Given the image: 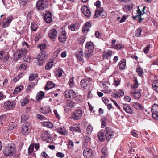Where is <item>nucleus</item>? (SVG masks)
<instances>
[{
  "mask_svg": "<svg viewBox=\"0 0 158 158\" xmlns=\"http://www.w3.org/2000/svg\"><path fill=\"white\" fill-rule=\"evenodd\" d=\"M48 5L47 0H38L36 3V8L39 11H42L46 8Z\"/></svg>",
  "mask_w": 158,
  "mask_h": 158,
  "instance_id": "f257e3e1",
  "label": "nucleus"
},
{
  "mask_svg": "<svg viewBox=\"0 0 158 158\" xmlns=\"http://www.w3.org/2000/svg\"><path fill=\"white\" fill-rule=\"evenodd\" d=\"M47 57V54L46 52H40L37 56L39 65L42 66L45 62Z\"/></svg>",
  "mask_w": 158,
  "mask_h": 158,
  "instance_id": "f03ea898",
  "label": "nucleus"
},
{
  "mask_svg": "<svg viewBox=\"0 0 158 158\" xmlns=\"http://www.w3.org/2000/svg\"><path fill=\"white\" fill-rule=\"evenodd\" d=\"M145 7L144 6L142 9L141 11L139 6H138V10L137 11V15L135 16H132V17L134 20L137 19L139 20V22H140L144 18L142 17V16L145 13L144 10H145Z\"/></svg>",
  "mask_w": 158,
  "mask_h": 158,
  "instance_id": "7ed1b4c3",
  "label": "nucleus"
},
{
  "mask_svg": "<svg viewBox=\"0 0 158 158\" xmlns=\"http://www.w3.org/2000/svg\"><path fill=\"white\" fill-rule=\"evenodd\" d=\"M91 80L89 78L82 79L81 81V86L85 89L89 90L91 86Z\"/></svg>",
  "mask_w": 158,
  "mask_h": 158,
  "instance_id": "20e7f679",
  "label": "nucleus"
},
{
  "mask_svg": "<svg viewBox=\"0 0 158 158\" xmlns=\"http://www.w3.org/2000/svg\"><path fill=\"white\" fill-rule=\"evenodd\" d=\"M15 147L11 145H8L3 151V153L6 156L13 155L15 151Z\"/></svg>",
  "mask_w": 158,
  "mask_h": 158,
  "instance_id": "39448f33",
  "label": "nucleus"
},
{
  "mask_svg": "<svg viewBox=\"0 0 158 158\" xmlns=\"http://www.w3.org/2000/svg\"><path fill=\"white\" fill-rule=\"evenodd\" d=\"M105 133L106 136V139L109 140L114 135V131L110 127L105 128L104 131Z\"/></svg>",
  "mask_w": 158,
  "mask_h": 158,
  "instance_id": "423d86ee",
  "label": "nucleus"
},
{
  "mask_svg": "<svg viewBox=\"0 0 158 158\" xmlns=\"http://www.w3.org/2000/svg\"><path fill=\"white\" fill-rule=\"evenodd\" d=\"M27 52V50L26 49L18 51L14 54V58L15 61L18 60L22 56L25 55Z\"/></svg>",
  "mask_w": 158,
  "mask_h": 158,
  "instance_id": "0eeeda50",
  "label": "nucleus"
},
{
  "mask_svg": "<svg viewBox=\"0 0 158 158\" xmlns=\"http://www.w3.org/2000/svg\"><path fill=\"white\" fill-rule=\"evenodd\" d=\"M15 105L16 103L15 101L8 100L4 103L3 107L5 109L9 110L14 108Z\"/></svg>",
  "mask_w": 158,
  "mask_h": 158,
  "instance_id": "6e6552de",
  "label": "nucleus"
},
{
  "mask_svg": "<svg viewBox=\"0 0 158 158\" xmlns=\"http://www.w3.org/2000/svg\"><path fill=\"white\" fill-rule=\"evenodd\" d=\"M31 127L30 123H26L23 125L21 132L23 134L27 135L30 131Z\"/></svg>",
  "mask_w": 158,
  "mask_h": 158,
  "instance_id": "1a4fd4ad",
  "label": "nucleus"
},
{
  "mask_svg": "<svg viewBox=\"0 0 158 158\" xmlns=\"http://www.w3.org/2000/svg\"><path fill=\"white\" fill-rule=\"evenodd\" d=\"M106 12L103 11V9L102 8H98L96 10L95 16L96 17L101 16L104 18L106 16Z\"/></svg>",
  "mask_w": 158,
  "mask_h": 158,
  "instance_id": "9d476101",
  "label": "nucleus"
},
{
  "mask_svg": "<svg viewBox=\"0 0 158 158\" xmlns=\"http://www.w3.org/2000/svg\"><path fill=\"white\" fill-rule=\"evenodd\" d=\"M82 114V112L81 110H77L72 114V117L74 119L78 120L81 118Z\"/></svg>",
  "mask_w": 158,
  "mask_h": 158,
  "instance_id": "9b49d317",
  "label": "nucleus"
},
{
  "mask_svg": "<svg viewBox=\"0 0 158 158\" xmlns=\"http://www.w3.org/2000/svg\"><path fill=\"white\" fill-rule=\"evenodd\" d=\"M81 11L85 16L87 17H90L91 15V11L86 5H84L82 6Z\"/></svg>",
  "mask_w": 158,
  "mask_h": 158,
  "instance_id": "f8f14e48",
  "label": "nucleus"
},
{
  "mask_svg": "<svg viewBox=\"0 0 158 158\" xmlns=\"http://www.w3.org/2000/svg\"><path fill=\"white\" fill-rule=\"evenodd\" d=\"M109 85V82L107 81L102 82L101 87L103 89L102 91L105 93H108L111 92V90L109 89L108 85Z\"/></svg>",
  "mask_w": 158,
  "mask_h": 158,
  "instance_id": "ddd939ff",
  "label": "nucleus"
},
{
  "mask_svg": "<svg viewBox=\"0 0 158 158\" xmlns=\"http://www.w3.org/2000/svg\"><path fill=\"white\" fill-rule=\"evenodd\" d=\"M64 95L66 98L73 99L75 95V93L72 90H67L64 93Z\"/></svg>",
  "mask_w": 158,
  "mask_h": 158,
  "instance_id": "4468645a",
  "label": "nucleus"
},
{
  "mask_svg": "<svg viewBox=\"0 0 158 158\" xmlns=\"http://www.w3.org/2000/svg\"><path fill=\"white\" fill-rule=\"evenodd\" d=\"M12 19V16H8L5 18L2 21V27L4 28H6L10 25Z\"/></svg>",
  "mask_w": 158,
  "mask_h": 158,
  "instance_id": "2eb2a0df",
  "label": "nucleus"
},
{
  "mask_svg": "<svg viewBox=\"0 0 158 158\" xmlns=\"http://www.w3.org/2000/svg\"><path fill=\"white\" fill-rule=\"evenodd\" d=\"M83 155L85 158H89L92 157L93 155V151L92 149L89 148H86L84 149L83 153Z\"/></svg>",
  "mask_w": 158,
  "mask_h": 158,
  "instance_id": "dca6fc26",
  "label": "nucleus"
},
{
  "mask_svg": "<svg viewBox=\"0 0 158 158\" xmlns=\"http://www.w3.org/2000/svg\"><path fill=\"white\" fill-rule=\"evenodd\" d=\"M57 31L54 29L50 30L48 33V36L53 41H55L57 37Z\"/></svg>",
  "mask_w": 158,
  "mask_h": 158,
  "instance_id": "f3484780",
  "label": "nucleus"
},
{
  "mask_svg": "<svg viewBox=\"0 0 158 158\" xmlns=\"http://www.w3.org/2000/svg\"><path fill=\"white\" fill-rule=\"evenodd\" d=\"M97 137H98V139L100 141H103L106 138V135L104 134V131L102 130H101L98 133Z\"/></svg>",
  "mask_w": 158,
  "mask_h": 158,
  "instance_id": "a211bd4d",
  "label": "nucleus"
},
{
  "mask_svg": "<svg viewBox=\"0 0 158 158\" xmlns=\"http://www.w3.org/2000/svg\"><path fill=\"white\" fill-rule=\"evenodd\" d=\"M58 39L60 42H64L66 39V33L65 31H63L60 33L58 36Z\"/></svg>",
  "mask_w": 158,
  "mask_h": 158,
  "instance_id": "6ab92c4d",
  "label": "nucleus"
},
{
  "mask_svg": "<svg viewBox=\"0 0 158 158\" xmlns=\"http://www.w3.org/2000/svg\"><path fill=\"white\" fill-rule=\"evenodd\" d=\"M131 105L133 107L137 110H142L144 109L143 107L139 103H132L131 104Z\"/></svg>",
  "mask_w": 158,
  "mask_h": 158,
  "instance_id": "aec40b11",
  "label": "nucleus"
},
{
  "mask_svg": "<svg viewBox=\"0 0 158 158\" xmlns=\"http://www.w3.org/2000/svg\"><path fill=\"white\" fill-rule=\"evenodd\" d=\"M91 26V23L89 22L85 23L82 28V31L84 33L87 32L88 31L89 28Z\"/></svg>",
  "mask_w": 158,
  "mask_h": 158,
  "instance_id": "412c9836",
  "label": "nucleus"
},
{
  "mask_svg": "<svg viewBox=\"0 0 158 158\" xmlns=\"http://www.w3.org/2000/svg\"><path fill=\"white\" fill-rule=\"evenodd\" d=\"M57 132L63 135H66L68 134V131L64 127H60L57 129Z\"/></svg>",
  "mask_w": 158,
  "mask_h": 158,
  "instance_id": "4be33fe9",
  "label": "nucleus"
},
{
  "mask_svg": "<svg viewBox=\"0 0 158 158\" xmlns=\"http://www.w3.org/2000/svg\"><path fill=\"white\" fill-rule=\"evenodd\" d=\"M55 86V84L51 81L47 82L46 86L45 87V90H48L53 88Z\"/></svg>",
  "mask_w": 158,
  "mask_h": 158,
  "instance_id": "5701e85b",
  "label": "nucleus"
},
{
  "mask_svg": "<svg viewBox=\"0 0 158 158\" xmlns=\"http://www.w3.org/2000/svg\"><path fill=\"white\" fill-rule=\"evenodd\" d=\"M83 56V52L81 50L78 52H77L76 53V57L77 60L79 61H81L82 60Z\"/></svg>",
  "mask_w": 158,
  "mask_h": 158,
  "instance_id": "b1692460",
  "label": "nucleus"
},
{
  "mask_svg": "<svg viewBox=\"0 0 158 158\" xmlns=\"http://www.w3.org/2000/svg\"><path fill=\"white\" fill-rule=\"evenodd\" d=\"M131 94L135 99L137 100L139 99L141 96V94L139 92L131 91Z\"/></svg>",
  "mask_w": 158,
  "mask_h": 158,
  "instance_id": "393cba45",
  "label": "nucleus"
},
{
  "mask_svg": "<svg viewBox=\"0 0 158 158\" xmlns=\"http://www.w3.org/2000/svg\"><path fill=\"white\" fill-rule=\"evenodd\" d=\"M36 85V83L34 82L31 83L29 84L28 86L27 87L26 91L27 92H31L35 86Z\"/></svg>",
  "mask_w": 158,
  "mask_h": 158,
  "instance_id": "a878e982",
  "label": "nucleus"
},
{
  "mask_svg": "<svg viewBox=\"0 0 158 158\" xmlns=\"http://www.w3.org/2000/svg\"><path fill=\"white\" fill-rule=\"evenodd\" d=\"M126 60L124 59H123L121 60L119 64L118 65L120 69L123 70L125 69L126 67Z\"/></svg>",
  "mask_w": 158,
  "mask_h": 158,
  "instance_id": "bb28decb",
  "label": "nucleus"
},
{
  "mask_svg": "<svg viewBox=\"0 0 158 158\" xmlns=\"http://www.w3.org/2000/svg\"><path fill=\"white\" fill-rule=\"evenodd\" d=\"M44 96V93L42 91H40L37 94L36 96V99L37 101H40Z\"/></svg>",
  "mask_w": 158,
  "mask_h": 158,
  "instance_id": "cd10ccee",
  "label": "nucleus"
},
{
  "mask_svg": "<svg viewBox=\"0 0 158 158\" xmlns=\"http://www.w3.org/2000/svg\"><path fill=\"white\" fill-rule=\"evenodd\" d=\"M101 152L102 153V155L101 156L102 158H105L108 156V153L107 152V149L106 147H104L102 148Z\"/></svg>",
  "mask_w": 158,
  "mask_h": 158,
  "instance_id": "c85d7f7f",
  "label": "nucleus"
},
{
  "mask_svg": "<svg viewBox=\"0 0 158 158\" xmlns=\"http://www.w3.org/2000/svg\"><path fill=\"white\" fill-rule=\"evenodd\" d=\"M124 95V92L122 90H119L114 94V96L115 98H118Z\"/></svg>",
  "mask_w": 158,
  "mask_h": 158,
  "instance_id": "c756f323",
  "label": "nucleus"
},
{
  "mask_svg": "<svg viewBox=\"0 0 158 158\" xmlns=\"http://www.w3.org/2000/svg\"><path fill=\"white\" fill-rule=\"evenodd\" d=\"M86 49L90 50H93L94 48V45L91 42H87L85 46Z\"/></svg>",
  "mask_w": 158,
  "mask_h": 158,
  "instance_id": "7c9ffc66",
  "label": "nucleus"
},
{
  "mask_svg": "<svg viewBox=\"0 0 158 158\" xmlns=\"http://www.w3.org/2000/svg\"><path fill=\"white\" fill-rule=\"evenodd\" d=\"M153 89L158 93V80H155L152 84Z\"/></svg>",
  "mask_w": 158,
  "mask_h": 158,
  "instance_id": "2f4dec72",
  "label": "nucleus"
},
{
  "mask_svg": "<svg viewBox=\"0 0 158 158\" xmlns=\"http://www.w3.org/2000/svg\"><path fill=\"white\" fill-rule=\"evenodd\" d=\"M46 47L47 46L46 44H40L37 46L38 48L40 49L41 52H46L45 50Z\"/></svg>",
  "mask_w": 158,
  "mask_h": 158,
  "instance_id": "473e14b6",
  "label": "nucleus"
},
{
  "mask_svg": "<svg viewBox=\"0 0 158 158\" xmlns=\"http://www.w3.org/2000/svg\"><path fill=\"white\" fill-rule=\"evenodd\" d=\"M55 72L56 75L59 77H61L62 75L63 71L61 69H56Z\"/></svg>",
  "mask_w": 158,
  "mask_h": 158,
  "instance_id": "72a5a7b5",
  "label": "nucleus"
},
{
  "mask_svg": "<svg viewBox=\"0 0 158 158\" xmlns=\"http://www.w3.org/2000/svg\"><path fill=\"white\" fill-rule=\"evenodd\" d=\"M23 87L22 85H20L15 88L13 92V94H16L17 93L20 92L23 89Z\"/></svg>",
  "mask_w": 158,
  "mask_h": 158,
  "instance_id": "f704fd0d",
  "label": "nucleus"
},
{
  "mask_svg": "<svg viewBox=\"0 0 158 158\" xmlns=\"http://www.w3.org/2000/svg\"><path fill=\"white\" fill-rule=\"evenodd\" d=\"M151 110L152 113H158V105L153 104L151 108Z\"/></svg>",
  "mask_w": 158,
  "mask_h": 158,
  "instance_id": "c9c22d12",
  "label": "nucleus"
},
{
  "mask_svg": "<svg viewBox=\"0 0 158 158\" xmlns=\"http://www.w3.org/2000/svg\"><path fill=\"white\" fill-rule=\"evenodd\" d=\"M93 52V50L86 49V52L85 53L86 57L88 58L90 57L92 55Z\"/></svg>",
  "mask_w": 158,
  "mask_h": 158,
  "instance_id": "e433bc0d",
  "label": "nucleus"
},
{
  "mask_svg": "<svg viewBox=\"0 0 158 158\" xmlns=\"http://www.w3.org/2000/svg\"><path fill=\"white\" fill-rule=\"evenodd\" d=\"M70 130L73 132V131H76L78 132H81V129L79 127L77 126H75V127H70Z\"/></svg>",
  "mask_w": 158,
  "mask_h": 158,
  "instance_id": "4c0bfd02",
  "label": "nucleus"
},
{
  "mask_svg": "<svg viewBox=\"0 0 158 158\" xmlns=\"http://www.w3.org/2000/svg\"><path fill=\"white\" fill-rule=\"evenodd\" d=\"M77 27V25L76 24H72L68 26V28L71 31H75Z\"/></svg>",
  "mask_w": 158,
  "mask_h": 158,
  "instance_id": "58836bf2",
  "label": "nucleus"
},
{
  "mask_svg": "<svg viewBox=\"0 0 158 158\" xmlns=\"http://www.w3.org/2000/svg\"><path fill=\"white\" fill-rule=\"evenodd\" d=\"M44 126L45 127L49 128H52L53 127L52 123L50 122H44Z\"/></svg>",
  "mask_w": 158,
  "mask_h": 158,
  "instance_id": "ea45409f",
  "label": "nucleus"
},
{
  "mask_svg": "<svg viewBox=\"0 0 158 158\" xmlns=\"http://www.w3.org/2000/svg\"><path fill=\"white\" fill-rule=\"evenodd\" d=\"M53 62L52 61H51L48 63L45 66V69L46 70H48L51 68L53 64Z\"/></svg>",
  "mask_w": 158,
  "mask_h": 158,
  "instance_id": "a19ab883",
  "label": "nucleus"
},
{
  "mask_svg": "<svg viewBox=\"0 0 158 158\" xmlns=\"http://www.w3.org/2000/svg\"><path fill=\"white\" fill-rule=\"evenodd\" d=\"M31 27L32 31H36L38 27V25L34 23H32L31 24Z\"/></svg>",
  "mask_w": 158,
  "mask_h": 158,
  "instance_id": "79ce46f5",
  "label": "nucleus"
},
{
  "mask_svg": "<svg viewBox=\"0 0 158 158\" xmlns=\"http://www.w3.org/2000/svg\"><path fill=\"white\" fill-rule=\"evenodd\" d=\"M123 45L122 44H117L114 45V46H112V48L116 50H119L123 48Z\"/></svg>",
  "mask_w": 158,
  "mask_h": 158,
  "instance_id": "37998d69",
  "label": "nucleus"
},
{
  "mask_svg": "<svg viewBox=\"0 0 158 158\" xmlns=\"http://www.w3.org/2000/svg\"><path fill=\"white\" fill-rule=\"evenodd\" d=\"M136 71L138 74L142 77L143 75V71L142 69L140 67H139L137 68Z\"/></svg>",
  "mask_w": 158,
  "mask_h": 158,
  "instance_id": "c03bdc74",
  "label": "nucleus"
},
{
  "mask_svg": "<svg viewBox=\"0 0 158 158\" xmlns=\"http://www.w3.org/2000/svg\"><path fill=\"white\" fill-rule=\"evenodd\" d=\"M67 107L71 108L74 106V103L70 100H68L67 102Z\"/></svg>",
  "mask_w": 158,
  "mask_h": 158,
  "instance_id": "a18cd8bd",
  "label": "nucleus"
},
{
  "mask_svg": "<svg viewBox=\"0 0 158 158\" xmlns=\"http://www.w3.org/2000/svg\"><path fill=\"white\" fill-rule=\"evenodd\" d=\"M139 84L138 82L134 83L133 85L131 86V89L133 91L137 89L138 87V85Z\"/></svg>",
  "mask_w": 158,
  "mask_h": 158,
  "instance_id": "49530a36",
  "label": "nucleus"
},
{
  "mask_svg": "<svg viewBox=\"0 0 158 158\" xmlns=\"http://www.w3.org/2000/svg\"><path fill=\"white\" fill-rule=\"evenodd\" d=\"M38 77V75L35 73H33L30 74L29 75V79L30 81H32Z\"/></svg>",
  "mask_w": 158,
  "mask_h": 158,
  "instance_id": "de8ad7c7",
  "label": "nucleus"
},
{
  "mask_svg": "<svg viewBox=\"0 0 158 158\" xmlns=\"http://www.w3.org/2000/svg\"><path fill=\"white\" fill-rule=\"evenodd\" d=\"M85 38L84 36L81 35L79 37L78 41L81 44H83L85 41Z\"/></svg>",
  "mask_w": 158,
  "mask_h": 158,
  "instance_id": "09e8293b",
  "label": "nucleus"
},
{
  "mask_svg": "<svg viewBox=\"0 0 158 158\" xmlns=\"http://www.w3.org/2000/svg\"><path fill=\"white\" fill-rule=\"evenodd\" d=\"M21 122L23 123L25 121L27 120L28 118V116L25 114H23L21 117Z\"/></svg>",
  "mask_w": 158,
  "mask_h": 158,
  "instance_id": "8fccbe9b",
  "label": "nucleus"
},
{
  "mask_svg": "<svg viewBox=\"0 0 158 158\" xmlns=\"http://www.w3.org/2000/svg\"><path fill=\"white\" fill-rule=\"evenodd\" d=\"M86 130L87 133L89 134H90L93 130V127L91 125H89L87 127Z\"/></svg>",
  "mask_w": 158,
  "mask_h": 158,
  "instance_id": "3c124183",
  "label": "nucleus"
},
{
  "mask_svg": "<svg viewBox=\"0 0 158 158\" xmlns=\"http://www.w3.org/2000/svg\"><path fill=\"white\" fill-rule=\"evenodd\" d=\"M69 84L70 88L73 86L74 84L73 78H72L70 79L69 81Z\"/></svg>",
  "mask_w": 158,
  "mask_h": 158,
  "instance_id": "603ef678",
  "label": "nucleus"
},
{
  "mask_svg": "<svg viewBox=\"0 0 158 158\" xmlns=\"http://www.w3.org/2000/svg\"><path fill=\"white\" fill-rule=\"evenodd\" d=\"M34 144H31L30 145L28 149V152L29 154L31 153L32 152L34 149Z\"/></svg>",
  "mask_w": 158,
  "mask_h": 158,
  "instance_id": "864d4df0",
  "label": "nucleus"
},
{
  "mask_svg": "<svg viewBox=\"0 0 158 158\" xmlns=\"http://www.w3.org/2000/svg\"><path fill=\"white\" fill-rule=\"evenodd\" d=\"M142 29L141 28H139L135 32V36L137 37H139L140 35Z\"/></svg>",
  "mask_w": 158,
  "mask_h": 158,
  "instance_id": "5fc2aeb1",
  "label": "nucleus"
},
{
  "mask_svg": "<svg viewBox=\"0 0 158 158\" xmlns=\"http://www.w3.org/2000/svg\"><path fill=\"white\" fill-rule=\"evenodd\" d=\"M68 147L69 149H72L73 148L74 144L72 141H69L68 144Z\"/></svg>",
  "mask_w": 158,
  "mask_h": 158,
  "instance_id": "6e6d98bb",
  "label": "nucleus"
},
{
  "mask_svg": "<svg viewBox=\"0 0 158 158\" xmlns=\"http://www.w3.org/2000/svg\"><path fill=\"white\" fill-rule=\"evenodd\" d=\"M73 99L78 102L81 101L82 100L81 96L79 95L76 96V94L75 96H74V98H73Z\"/></svg>",
  "mask_w": 158,
  "mask_h": 158,
  "instance_id": "4d7b16f0",
  "label": "nucleus"
},
{
  "mask_svg": "<svg viewBox=\"0 0 158 158\" xmlns=\"http://www.w3.org/2000/svg\"><path fill=\"white\" fill-rule=\"evenodd\" d=\"M36 117L38 119L40 120H43L46 119V118L43 115L37 114L36 115Z\"/></svg>",
  "mask_w": 158,
  "mask_h": 158,
  "instance_id": "13d9d810",
  "label": "nucleus"
},
{
  "mask_svg": "<svg viewBox=\"0 0 158 158\" xmlns=\"http://www.w3.org/2000/svg\"><path fill=\"white\" fill-rule=\"evenodd\" d=\"M120 81L118 79H114L113 84L115 86H118L120 85Z\"/></svg>",
  "mask_w": 158,
  "mask_h": 158,
  "instance_id": "bf43d9fd",
  "label": "nucleus"
},
{
  "mask_svg": "<svg viewBox=\"0 0 158 158\" xmlns=\"http://www.w3.org/2000/svg\"><path fill=\"white\" fill-rule=\"evenodd\" d=\"M150 48V46L149 45H147L143 49V52L145 54H148L149 52V49Z\"/></svg>",
  "mask_w": 158,
  "mask_h": 158,
  "instance_id": "052dcab7",
  "label": "nucleus"
},
{
  "mask_svg": "<svg viewBox=\"0 0 158 158\" xmlns=\"http://www.w3.org/2000/svg\"><path fill=\"white\" fill-rule=\"evenodd\" d=\"M90 138L87 136H85L83 138L84 143H88L90 141Z\"/></svg>",
  "mask_w": 158,
  "mask_h": 158,
  "instance_id": "680f3d73",
  "label": "nucleus"
},
{
  "mask_svg": "<svg viewBox=\"0 0 158 158\" xmlns=\"http://www.w3.org/2000/svg\"><path fill=\"white\" fill-rule=\"evenodd\" d=\"M152 118L156 120H158V113H152Z\"/></svg>",
  "mask_w": 158,
  "mask_h": 158,
  "instance_id": "e2e57ef3",
  "label": "nucleus"
},
{
  "mask_svg": "<svg viewBox=\"0 0 158 158\" xmlns=\"http://www.w3.org/2000/svg\"><path fill=\"white\" fill-rule=\"evenodd\" d=\"M52 14L49 12H47L46 13V15L44 16V19H47L48 18H52Z\"/></svg>",
  "mask_w": 158,
  "mask_h": 158,
  "instance_id": "0e129e2a",
  "label": "nucleus"
},
{
  "mask_svg": "<svg viewBox=\"0 0 158 158\" xmlns=\"http://www.w3.org/2000/svg\"><path fill=\"white\" fill-rule=\"evenodd\" d=\"M20 68L21 69L23 70H25L27 68V65L26 64H23L20 65Z\"/></svg>",
  "mask_w": 158,
  "mask_h": 158,
  "instance_id": "69168bd1",
  "label": "nucleus"
},
{
  "mask_svg": "<svg viewBox=\"0 0 158 158\" xmlns=\"http://www.w3.org/2000/svg\"><path fill=\"white\" fill-rule=\"evenodd\" d=\"M128 106L127 104H124L123 105V108L124 110L126 111L127 113H128Z\"/></svg>",
  "mask_w": 158,
  "mask_h": 158,
  "instance_id": "338daca9",
  "label": "nucleus"
},
{
  "mask_svg": "<svg viewBox=\"0 0 158 158\" xmlns=\"http://www.w3.org/2000/svg\"><path fill=\"white\" fill-rule=\"evenodd\" d=\"M42 37V35L40 34H38L35 36L34 40L35 41H38Z\"/></svg>",
  "mask_w": 158,
  "mask_h": 158,
  "instance_id": "774afa93",
  "label": "nucleus"
}]
</instances>
